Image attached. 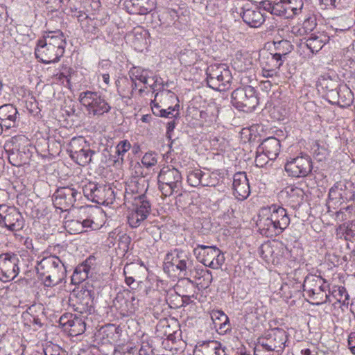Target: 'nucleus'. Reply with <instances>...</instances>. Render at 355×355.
Instances as JSON below:
<instances>
[{"instance_id":"obj_1","label":"nucleus","mask_w":355,"mask_h":355,"mask_svg":"<svg viewBox=\"0 0 355 355\" xmlns=\"http://www.w3.org/2000/svg\"><path fill=\"white\" fill-rule=\"evenodd\" d=\"M290 222L286 209L272 204L259 209L257 226L261 234L271 238L281 234L288 227Z\"/></svg>"},{"instance_id":"obj_2","label":"nucleus","mask_w":355,"mask_h":355,"mask_svg":"<svg viewBox=\"0 0 355 355\" xmlns=\"http://www.w3.org/2000/svg\"><path fill=\"white\" fill-rule=\"evenodd\" d=\"M145 183L146 180L141 178L137 181L132 182L125 189V199L133 198L135 200L134 208L128 216V223L132 227H139L151 211L150 204L144 195L147 190Z\"/></svg>"},{"instance_id":"obj_3","label":"nucleus","mask_w":355,"mask_h":355,"mask_svg":"<svg viewBox=\"0 0 355 355\" xmlns=\"http://www.w3.org/2000/svg\"><path fill=\"white\" fill-rule=\"evenodd\" d=\"M66 39L62 32H50L37 42L35 49L36 58L42 63L57 62L64 55Z\"/></svg>"},{"instance_id":"obj_4","label":"nucleus","mask_w":355,"mask_h":355,"mask_svg":"<svg viewBox=\"0 0 355 355\" xmlns=\"http://www.w3.org/2000/svg\"><path fill=\"white\" fill-rule=\"evenodd\" d=\"M36 269L44 286L47 287H53L60 284L67 275L64 263L55 255L42 258Z\"/></svg>"},{"instance_id":"obj_5","label":"nucleus","mask_w":355,"mask_h":355,"mask_svg":"<svg viewBox=\"0 0 355 355\" xmlns=\"http://www.w3.org/2000/svg\"><path fill=\"white\" fill-rule=\"evenodd\" d=\"M288 333L283 329L274 328L266 331L257 340L254 355H263V351L282 355L288 343Z\"/></svg>"},{"instance_id":"obj_6","label":"nucleus","mask_w":355,"mask_h":355,"mask_svg":"<svg viewBox=\"0 0 355 355\" xmlns=\"http://www.w3.org/2000/svg\"><path fill=\"white\" fill-rule=\"evenodd\" d=\"M78 101L85 107L89 117H101L112 109L111 105L105 96L97 92L87 90L80 92Z\"/></svg>"},{"instance_id":"obj_7","label":"nucleus","mask_w":355,"mask_h":355,"mask_svg":"<svg viewBox=\"0 0 355 355\" xmlns=\"http://www.w3.org/2000/svg\"><path fill=\"white\" fill-rule=\"evenodd\" d=\"M303 291L306 293L313 302V304L321 305L327 302H331L329 295L327 293L328 286L326 282L320 276L307 275L302 285Z\"/></svg>"},{"instance_id":"obj_8","label":"nucleus","mask_w":355,"mask_h":355,"mask_svg":"<svg viewBox=\"0 0 355 355\" xmlns=\"http://www.w3.org/2000/svg\"><path fill=\"white\" fill-rule=\"evenodd\" d=\"M231 103L239 110L245 112L253 111L259 104L256 90L250 85L236 88L232 92Z\"/></svg>"},{"instance_id":"obj_9","label":"nucleus","mask_w":355,"mask_h":355,"mask_svg":"<svg viewBox=\"0 0 355 355\" xmlns=\"http://www.w3.org/2000/svg\"><path fill=\"white\" fill-rule=\"evenodd\" d=\"M207 82L209 87L217 91L227 89L232 79V73L225 64H212L206 71Z\"/></svg>"},{"instance_id":"obj_10","label":"nucleus","mask_w":355,"mask_h":355,"mask_svg":"<svg viewBox=\"0 0 355 355\" xmlns=\"http://www.w3.org/2000/svg\"><path fill=\"white\" fill-rule=\"evenodd\" d=\"M193 252L201 263L212 269L219 268L225 261L224 254L219 248L214 245L198 244L194 248Z\"/></svg>"},{"instance_id":"obj_11","label":"nucleus","mask_w":355,"mask_h":355,"mask_svg":"<svg viewBox=\"0 0 355 355\" xmlns=\"http://www.w3.org/2000/svg\"><path fill=\"white\" fill-rule=\"evenodd\" d=\"M25 220L21 214L15 207L0 205V226L10 232L21 230Z\"/></svg>"},{"instance_id":"obj_12","label":"nucleus","mask_w":355,"mask_h":355,"mask_svg":"<svg viewBox=\"0 0 355 355\" xmlns=\"http://www.w3.org/2000/svg\"><path fill=\"white\" fill-rule=\"evenodd\" d=\"M130 78L132 81V89L125 92L124 90L119 89V94L123 97H130L132 96L133 90L137 87V81L144 83V85H149L153 90L156 91L157 84H161V78L157 76H150V71L140 67H133L129 71Z\"/></svg>"},{"instance_id":"obj_13","label":"nucleus","mask_w":355,"mask_h":355,"mask_svg":"<svg viewBox=\"0 0 355 355\" xmlns=\"http://www.w3.org/2000/svg\"><path fill=\"white\" fill-rule=\"evenodd\" d=\"M19 259L15 253L0 254V280L8 282L13 280L19 274Z\"/></svg>"},{"instance_id":"obj_14","label":"nucleus","mask_w":355,"mask_h":355,"mask_svg":"<svg viewBox=\"0 0 355 355\" xmlns=\"http://www.w3.org/2000/svg\"><path fill=\"white\" fill-rule=\"evenodd\" d=\"M80 197V193L69 187L58 188L53 196V202L57 209L68 211L73 207L77 198Z\"/></svg>"},{"instance_id":"obj_15","label":"nucleus","mask_w":355,"mask_h":355,"mask_svg":"<svg viewBox=\"0 0 355 355\" xmlns=\"http://www.w3.org/2000/svg\"><path fill=\"white\" fill-rule=\"evenodd\" d=\"M285 171L292 177H305L312 171L311 159L308 155L291 158L285 164Z\"/></svg>"},{"instance_id":"obj_16","label":"nucleus","mask_w":355,"mask_h":355,"mask_svg":"<svg viewBox=\"0 0 355 355\" xmlns=\"http://www.w3.org/2000/svg\"><path fill=\"white\" fill-rule=\"evenodd\" d=\"M329 198L340 205L355 200V187L351 182H337L329 189Z\"/></svg>"},{"instance_id":"obj_17","label":"nucleus","mask_w":355,"mask_h":355,"mask_svg":"<svg viewBox=\"0 0 355 355\" xmlns=\"http://www.w3.org/2000/svg\"><path fill=\"white\" fill-rule=\"evenodd\" d=\"M59 324L64 331H67L72 336L82 334L86 329L84 319L71 313L62 315L59 319Z\"/></svg>"},{"instance_id":"obj_18","label":"nucleus","mask_w":355,"mask_h":355,"mask_svg":"<svg viewBox=\"0 0 355 355\" xmlns=\"http://www.w3.org/2000/svg\"><path fill=\"white\" fill-rule=\"evenodd\" d=\"M115 304H119V309L123 313L132 314L135 312L139 306V300L137 299L133 290L124 289L117 293Z\"/></svg>"},{"instance_id":"obj_19","label":"nucleus","mask_w":355,"mask_h":355,"mask_svg":"<svg viewBox=\"0 0 355 355\" xmlns=\"http://www.w3.org/2000/svg\"><path fill=\"white\" fill-rule=\"evenodd\" d=\"M166 260L168 261L167 263L179 270L183 276L188 275V270H190L192 267V261L184 251L178 249L174 250L171 253H168Z\"/></svg>"},{"instance_id":"obj_20","label":"nucleus","mask_w":355,"mask_h":355,"mask_svg":"<svg viewBox=\"0 0 355 355\" xmlns=\"http://www.w3.org/2000/svg\"><path fill=\"white\" fill-rule=\"evenodd\" d=\"M232 187L234 196L239 200H243L249 196L250 184L245 173L239 172L234 175Z\"/></svg>"},{"instance_id":"obj_21","label":"nucleus","mask_w":355,"mask_h":355,"mask_svg":"<svg viewBox=\"0 0 355 355\" xmlns=\"http://www.w3.org/2000/svg\"><path fill=\"white\" fill-rule=\"evenodd\" d=\"M80 220L83 226V232H87L88 229L92 230H98L102 225L96 223L95 219L98 214H102L99 211L92 207H81L80 209Z\"/></svg>"},{"instance_id":"obj_22","label":"nucleus","mask_w":355,"mask_h":355,"mask_svg":"<svg viewBox=\"0 0 355 355\" xmlns=\"http://www.w3.org/2000/svg\"><path fill=\"white\" fill-rule=\"evenodd\" d=\"M181 173L173 167H164L158 175V182L173 185L174 187H182Z\"/></svg>"},{"instance_id":"obj_23","label":"nucleus","mask_w":355,"mask_h":355,"mask_svg":"<svg viewBox=\"0 0 355 355\" xmlns=\"http://www.w3.org/2000/svg\"><path fill=\"white\" fill-rule=\"evenodd\" d=\"M19 113L17 108L12 104L0 106V123L6 129L15 127Z\"/></svg>"},{"instance_id":"obj_24","label":"nucleus","mask_w":355,"mask_h":355,"mask_svg":"<svg viewBox=\"0 0 355 355\" xmlns=\"http://www.w3.org/2000/svg\"><path fill=\"white\" fill-rule=\"evenodd\" d=\"M282 196H284L287 198L288 205L295 209L303 203L306 193L300 187L288 186L282 191Z\"/></svg>"},{"instance_id":"obj_25","label":"nucleus","mask_w":355,"mask_h":355,"mask_svg":"<svg viewBox=\"0 0 355 355\" xmlns=\"http://www.w3.org/2000/svg\"><path fill=\"white\" fill-rule=\"evenodd\" d=\"M145 268L143 265H139L135 263H127L123 268V275L125 277V284L132 288V290L136 289L132 286L136 282L141 283L140 274L144 271Z\"/></svg>"},{"instance_id":"obj_26","label":"nucleus","mask_w":355,"mask_h":355,"mask_svg":"<svg viewBox=\"0 0 355 355\" xmlns=\"http://www.w3.org/2000/svg\"><path fill=\"white\" fill-rule=\"evenodd\" d=\"M329 101L342 107H347L353 101V94L345 84H342L336 92L331 94Z\"/></svg>"},{"instance_id":"obj_27","label":"nucleus","mask_w":355,"mask_h":355,"mask_svg":"<svg viewBox=\"0 0 355 355\" xmlns=\"http://www.w3.org/2000/svg\"><path fill=\"white\" fill-rule=\"evenodd\" d=\"M94 257H89L82 263L76 267L71 276V283L73 284H79L89 277V274L94 265Z\"/></svg>"},{"instance_id":"obj_28","label":"nucleus","mask_w":355,"mask_h":355,"mask_svg":"<svg viewBox=\"0 0 355 355\" xmlns=\"http://www.w3.org/2000/svg\"><path fill=\"white\" fill-rule=\"evenodd\" d=\"M241 17L245 24L254 28L259 27L265 21L263 14L257 7L245 8Z\"/></svg>"},{"instance_id":"obj_29","label":"nucleus","mask_w":355,"mask_h":355,"mask_svg":"<svg viewBox=\"0 0 355 355\" xmlns=\"http://www.w3.org/2000/svg\"><path fill=\"white\" fill-rule=\"evenodd\" d=\"M280 141L273 137H268L263 141L259 146V150H261L268 155L269 159H275L280 151Z\"/></svg>"},{"instance_id":"obj_30","label":"nucleus","mask_w":355,"mask_h":355,"mask_svg":"<svg viewBox=\"0 0 355 355\" xmlns=\"http://www.w3.org/2000/svg\"><path fill=\"white\" fill-rule=\"evenodd\" d=\"M97 191L94 202L104 205H112L114 202L115 195L111 187L101 184Z\"/></svg>"},{"instance_id":"obj_31","label":"nucleus","mask_w":355,"mask_h":355,"mask_svg":"<svg viewBox=\"0 0 355 355\" xmlns=\"http://www.w3.org/2000/svg\"><path fill=\"white\" fill-rule=\"evenodd\" d=\"M328 41L329 37L322 33L311 34L304 43V46L314 54L322 49Z\"/></svg>"},{"instance_id":"obj_32","label":"nucleus","mask_w":355,"mask_h":355,"mask_svg":"<svg viewBox=\"0 0 355 355\" xmlns=\"http://www.w3.org/2000/svg\"><path fill=\"white\" fill-rule=\"evenodd\" d=\"M218 114V105L215 102H211L200 111V118L203 122L211 124L216 121Z\"/></svg>"},{"instance_id":"obj_33","label":"nucleus","mask_w":355,"mask_h":355,"mask_svg":"<svg viewBox=\"0 0 355 355\" xmlns=\"http://www.w3.org/2000/svg\"><path fill=\"white\" fill-rule=\"evenodd\" d=\"M284 60H281L273 53H268L260 59L261 69L279 70L283 64Z\"/></svg>"},{"instance_id":"obj_34","label":"nucleus","mask_w":355,"mask_h":355,"mask_svg":"<svg viewBox=\"0 0 355 355\" xmlns=\"http://www.w3.org/2000/svg\"><path fill=\"white\" fill-rule=\"evenodd\" d=\"M95 152L91 150L89 144L84 147V149L78 151L71 157L78 165L85 166L92 162V157Z\"/></svg>"},{"instance_id":"obj_35","label":"nucleus","mask_w":355,"mask_h":355,"mask_svg":"<svg viewBox=\"0 0 355 355\" xmlns=\"http://www.w3.org/2000/svg\"><path fill=\"white\" fill-rule=\"evenodd\" d=\"M274 45L276 53L273 54L279 59L284 60V61L286 59V56L293 49V46L291 42L287 40L275 42Z\"/></svg>"},{"instance_id":"obj_36","label":"nucleus","mask_w":355,"mask_h":355,"mask_svg":"<svg viewBox=\"0 0 355 355\" xmlns=\"http://www.w3.org/2000/svg\"><path fill=\"white\" fill-rule=\"evenodd\" d=\"M131 144L128 140H122L119 142L115 149V155H113L114 164L120 165L123 162L125 154L130 149Z\"/></svg>"},{"instance_id":"obj_37","label":"nucleus","mask_w":355,"mask_h":355,"mask_svg":"<svg viewBox=\"0 0 355 355\" xmlns=\"http://www.w3.org/2000/svg\"><path fill=\"white\" fill-rule=\"evenodd\" d=\"M204 177H209V174L203 173L200 169L191 170L187 174V182L191 187L202 186Z\"/></svg>"},{"instance_id":"obj_38","label":"nucleus","mask_w":355,"mask_h":355,"mask_svg":"<svg viewBox=\"0 0 355 355\" xmlns=\"http://www.w3.org/2000/svg\"><path fill=\"white\" fill-rule=\"evenodd\" d=\"M286 18L298 15L303 7L302 0H285Z\"/></svg>"},{"instance_id":"obj_39","label":"nucleus","mask_w":355,"mask_h":355,"mask_svg":"<svg viewBox=\"0 0 355 355\" xmlns=\"http://www.w3.org/2000/svg\"><path fill=\"white\" fill-rule=\"evenodd\" d=\"M87 145H88V144L83 137H73L70 141L67 148V152L69 153L70 157L76 154L78 151L84 149V147Z\"/></svg>"},{"instance_id":"obj_40","label":"nucleus","mask_w":355,"mask_h":355,"mask_svg":"<svg viewBox=\"0 0 355 355\" xmlns=\"http://www.w3.org/2000/svg\"><path fill=\"white\" fill-rule=\"evenodd\" d=\"M341 85L338 78H331L330 77L323 78L320 81V85L327 91V95L329 98L331 94L336 92Z\"/></svg>"},{"instance_id":"obj_41","label":"nucleus","mask_w":355,"mask_h":355,"mask_svg":"<svg viewBox=\"0 0 355 355\" xmlns=\"http://www.w3.org/2000/svg\"><path fill=\"white\" fill-rule=\"evenodd\" d=\"M220 343L216 340H209L203 342L198 347L200 351L203 355H214Z\"/></svg>"},{"instance_id":"obj_42","label":"nucleus","mask_w":355,"mask_h":355,"mask_svg":"<svg viewBox=\"0 0 355 355\" xmlns=\"http://www.w3.org/2000/svg\"><path fill=\"white\" fill-rule=\"evenodd\" d=\"M98 20L89 17L83 23L80 24L82 29L86 33L93 35H97L99 32L98 28Z\"/></svg>"},{"instance_id":"obj_43","label":"nucleus","mask_w":355,"mask_h":355,"mask_svg":"<svg viewBox=\"0 0 355 355\" xmlns=\"http://www.w3.org/2000/svg\"><path fill=\"white\" fill-rule=\"evenodd\" d=\"M101 184L92 182L86 184L83 188L84 196L87 199L94 202L96 198V193L98 192L97 191H98Z\"/></svg>"},{"instance_id":"obj_44","label":"nucleus","mask_w":355,"mask_h":355,"mask_svg":"<svg viewBox=\"0 0 355 355\" xmlns=\"http://www.w3.org/2000/svg\"><path fill=\"white\" fill-rule=\"evenodd\" d=\"M234 67L239 71H245L250 69L252 65L251 58L249 57L236 58L234 61Z\"/></svg>"},{"instance_id":"obj_45","label":"nucleus","mask_w":355,"mask_h":355,"mask_svg":"<svg viewBox=\"0 0 355 355\" xmlns=\"http://www.w3.org/2000/svg\"><path fill=\"white\" fill-rule=\"evenodd\" d=\"M65 227L71 234H77L83 232V226L80 223V218L66 221Z\"/></svg>"},{"instance_id":"obj_46","label":"nucleus","mask_w":355,"mask_h":355,"mask_svg":"<svg viewBox=\"0 0 355 355\" xmlns=\"http://www.w3.org/2000/svg\"><path fill=\"white\" fill-rule=\"evenodd\" d=\"M178 108L179 105L176 104L173 107H169L168 109L159 110V113H157L155 109H153V114L161 117H166L169 119L177 118L179 115Z\"/></svg>"},{"instance_id":"obj_47","label":"nucleus","mask_w":355,"mask_h":355,"mask_svg":"<svg viewBox=\"0 0 355 355\" xmlns=\"http://www.w3.org/2000/svg\"><path fill=\"white\" fill-rule=\"evenodd\" d=\"M216 315H219L221 317V322H215V325L216 327L218 326L219 330L224 333L230 330V324L227 315L222 311H216L214 313V315L216 316Z\"/></svg>"},{"instance_id":"obj_48","label":"nucleus","mask_w":355,"mask_h":355,"mask_svg":"<svg viewBox=\"0 0 355 355\" xmlns=\"http://www.w3.org/2000/svg\"><path fill=\"white\" fill-rule=\"evenodd\" d=\"M198 277V284L202 288H207L211 284L213 277L211 272L209 270H201Z\"/></svg>"},{"instance_id":"obj_49","label":"nucleus","mask_w":355,"mask_h":355,"mask_svg":"<svg viewBox=\"0 0 355 355\" xmlns=\"http://www.w3.org/2000/svg\"><path fill=\"white\" fill-rule=\"evenodd\" d=\"M157 155L154 152L146 153L141 159L142 164L148 168L155 166L157 163Z\"/></svg>"},{"instance_id":"obj_50","label":"nucleus","mask_w":355,"mask_h":355,"mask_svg":"<svg viewBox=\"0 0 355 355\" xmlns=\"http://www.w3.org/2000/svg\"><path fill=\"white\" fill-rule=\"evenodd\" d=\"M65 350L59 345L50 343L46 345L44 349V355H67Z\"/></svg>"},{"instance_id":"obj_51","label":"nucleus","mask_w":355,"mask_h":355,"mask_svg":"<svg viewBox=\"0 0 355 355\" xmlns=\"http://www.w3.org/2000/svg\"><path fill=\"white\" fill-rule=\"evenodd\" d=\"M273 15L286 18L285 0H277L274 1Z\"/></svg>"},{"instance_id":"obj_52","label":"nucleus","mask_w":355,"mask_h":355,"mask_svg":"<svg viewBox=\"0 0 355 355\" xmlns=\"http://www.w3.org/2000/svg\"><path fill=\"white\" fill-rule=\"evenodd\" d=\"M159 189L164 197L170 196L174 193H178L180 191V189L174 187L173 185H168V184H164L158 182Z\"/></svg>"},{"instance_id":"obj_53","label":"nucleus","mask_w":355,"mask_h":355,"mask_svg":"<svg viewBox=\"0 0 355 355\" xmlns=\"http://www.w3.org/2000/svg\"><path fill=\"white\" fill-rule=\"evenodd\" d=\"M334 297H336L338 302L343 301L344 304H346V301L349 300V295L346 291V288L343 286H339L338 291H334Z\"/></svg>"},{"instance_id":"obj_54","label":"nucleus","mask_w":355,"mask_h":355,"mask_svg":"<svg viewBox=\"0 0 355 355\" xmlns=\"http://www.w3.org/2000/svg\"><path fill=\"white\" fill-rule=\"evenodd\" d=\"M269 157L261 150H259L257 152V155L256 156L254 162L257 166L263 167L265 164H267Z\"/></svg>"},{"instance_id":"obj_55","label":"nucleus","mask_w":355,"mask_h":355,"mask_svg":"<svg viewBox=\"0 0 355 355\" xmlns=\"http://www.w3.org/2000/svg\"><path fill=\"white\" fill-rule=\"evenodd\" d=\"M130 242L131 239L126 234H123L119 236V245L123 250H127L128 249Z\"/></svg>"},{"instance_id":"obj_56","label":"nucleus","mask_w":355,"mask_h":355,"mask_svg":"<svg viewBox=\"0 0 355 355\" xmlns=\"http://www.w3.org/2000/svg\"><path fill=\"white\" fill-rule=\"evenodd\" d=\"M216 176L214 174L210 175L209 177H204L202 186V187H216L217 185Z\"/></svg>"},{"instance_id":"obj_57","label":"nucleus","mask_w":355,"mask_h":355,"mask_svg":"<svg viewBox=\"0 0 355 355\" xmlns=\"http://www.w3.org/2000/svg\"><path fill=\"white\" fill-rule=\"evenodd\" d=\"M272 253V248L268 244L262 245L259 248V254L263 259H268L269 254Z\"/></svg>"},{"instance_id":"obj_58","label":"nucleus","mask_w":355,"mask_h":355,"mask_svg":"<svg viewBox=\"0 0 355 355\" xmlns=\"http://www.w3.org/2000/svg\"><path fill=\"white\" fill-rule=\"evenodd\" d=\"M315 20L309 18L304 21L302 26L305 32H311L315 28Z\"/></svg>"},{"instance_id":"obj_59","label":"nucleus","mask_w":355,"mask_h":355,"mask_svg":"<svg viewBox=\"0 0 355 355\" xmlns=\"http://www.w3.org/2000/svg\"><path fill=\"white\" fill-rule=\"evenodd\" d=\"M261 8L273 15L274 2L269 0H265L260 3Z\"/></svg>"},{"instance_id":"obj_60","label":"nucleus","mask_w":355,"mask_h":355,"mask_svg":"<svg viewBox=\"0 0 355 355\" xmlns=\"http://www.w3.org/2000/svg\"><path fill=\"white\" fill-rule=\"evenodd\" d=\"M279 70L261 69V74L264 78H272L278 76Z\"/></svg>"},{"instance_id":"obj_61","label":"nucleus","mask_w":355,"mask_h":355,"mask_svg":"<svg viewBox=\"0 0 355 355\" xmlns=\"http://www.w3.org/2000/svg\"><path fill=\"white\" fill-rule=\"evenodd\" d=\"M72 17L77 19L80 25L89 17L86 12L80 10L78 12H76V14H72Z\"/></svg>"},{"instance_id":"obj_62","label":"nucleus","mask_w":355,"mask_h":355,"mask_svg":"<svg viewBox=\"0 0 355 355\" xmlns=\"http://www.w3.org/2000/svg\"><path fill=\"white\" fill-rule=\"evenodd\" d=\"M53 83H55L64 84V82L65 80L69 82V79L67 78V76H65V74L62 72H58L57 73L53 75Z\"/></svg>"},{"instance_id":"obj_63","label":"nucleus","mask_w":355,"mask_h":355,"mask_svg":"<svg viewBox=\"0 0 355 355\" xmlns=\"http://www.w3.org/2000/svg\"><path fill=\"white\" fill-rule=\"evenodd\" d=\"M345 233L347 236L355 237V220H352L347 224Z\"/></svg>"},{"instance_id":"obj_64","label":"nucleus","mask_w":355,"mask_h":355,"mask_svg":"<svg viewBox=\"0 0 355 355\" xmlns=\"http://www.w3.org/2000/svg\"><path fill=\"white\" fill-rule=\"evenodd\" d=\"M348 345L352 353H355V332L351 333L348 337Z\"/></svg>"}]
</instances>
